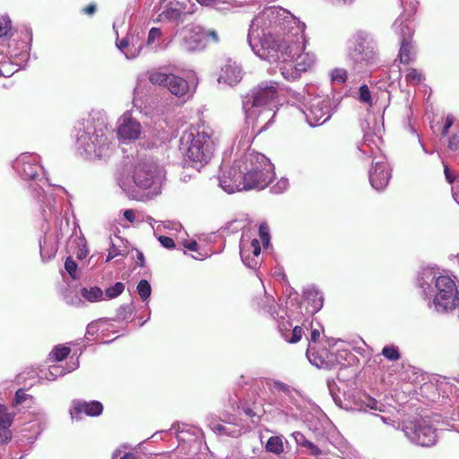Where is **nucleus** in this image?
<instances>
[{
    "label": "nucleus",
    "mask_w": 459,
    "mask_h": 459,
    "mask_svg": "<svg viewBox=\"0 0 459 459\" xmlns=\"http://www.w3.org/2000/svg\"><path fill=\"white\" fill-rule=\"evenodd\" d=\"M305 27L288 10L269 6L253 19L247 41L261 59L268 62L293 59L301 74L315 62L314 56L304 53Z\"/></svg>",
    "instance_id": "f257e3e1"
},
{
    "label": "nucleus",
    "mask_w": 459,
    "mask_h": 459,
    "mask_svg": "<svg viewBox=\"0 0 459 459\" xmlns=\"http://www.w3.org/2000/svg\"><path fill=\"white\" fill-rule=\"evenodd\" d=\"M113 134L108 127L107 117L100 112H92L78 121L74 126V146L76 152L86 160H107L115 152Z\"/></svg>",
    "instance_id": "f03ea898"
},
{
    "label": "nucleus",
    "mask_w": 459,
    "mask_h": 459,
    "mask_svg": "<svg viewBox=\"0 0 459 459\" xmlns=\"http://www.w3.org/2000/svg\"><path fill=\"white\" fill-rule=\"evenodd\" d=\"M421 295L428 307L437 313L450 312L459 307V290L455 281L437 268H423L418 277Z\"/></svg>",
    "instance_id": "7ed1b4c3"
},
{
    "label": "nucleus",
    "mask_w": 459,
    "mask_h": 459,
    "mask_svg": "<svg viewBox=\"0 0 459 459\" xmlns=\"http://www.w3.org/2000/svg\"><path fill=\"white\" fill-rule=\"evenodd\" d=\"M278 83L263 82L243 97L242 107L246 114L247 129L251 127L250 138L265 130L275 116L273 103L277 98Z\"/></svg>",
    "instance_id": "20e7f679"
},
{
    "label": "nucleus",
    "mask_w": 459,
    "mask_h": 459,
    "mask_svg": "<svg viewBox=\"0 0 459 459\" xmlns=\"http://www.w3.org/2000/svg\"><path fill=\"white\" fill-rule=\"evenodd\" d=\"M179 149L186 161L200 169L212 160L217 147L213 130L204 125L191 126L180 136Z\"/></svg>",
    "instance_id": "39448f33"
},
{
    "label": "nucleus",
    "mask_w": 459,
    "mask_h": 459,
    "mask_svg": "<svg viewBox=\"0 0 459 459\" xmlns=\"http://www.w3.org/2000/svg\"><path fill=\"white\" fill-rule=\"evenodd\" d=\"M163 180V168L152 160H144L134 166L132 181L129 178H119L117 183L129 197L135 198L134 186L141 189L152 188V192L157 195Z\"/></svg>",
    "instance_id": "423d86ee"
},
{
    "label": "nucleus",
    "mask_w": 459,
    "mask_h": 459,
    "mask_svg": "<svg viewBox=\"0 0 459 459\" xmlns=\"http://www.w3.org/2000/svg\"><path fill=\"white\" fill-rule=\"evenodd\" d=\"M39 181L42 185H30L32 188V195L39 198L40 203V211L43 219L46 221H57L63 211L64 195L65 190L60 186H51L48 185V189H43V185L48 183V178H40Z\"/></svg>",
    "instance_id": "0eeeda50"
},
{
    "label": "nucleus",
    "mask_w": 459,
    "mask_h": 459,
    "mask_svg": "<svg viewBox=\"0 0 459 459\" xmlns=\"http://www.w3.org/2000/svg\"><path fill=\"white\" fill-rule=\"evenodd\" d=\"M239 163L240 159L236 160L230 167H221V173L219 176V184L225 192L233 194L235 192L252 189L253 186H259V184L262 183L264 185L268 175L263 179H254L252 178L253 170H251L245 176L243 168Z\"/></svg>",
    "instance_id": "6e6552de"
},
{
    "label": "nucleus",
    "mask_w": 459,
    "mask_h": 459,
    "mask_svg": "<svg viewBox=\"0 0 459 459\" xmlns=\"http://www.w3.org/2000/svg\"><path fill=\"white\" fill-rule=\"evenodd\" d=\"M296 99L300 102V110L311 126L323 125L332 116L331 100L325 95H304L296 93Z\"/></svg>",
    "instance_id": "1a4fd4ad"
},
{
    "label": "nucleus",
    "mask_w": 459,
    "mask_h": 459,
    "mask_svg": "<svg viewBox=\"0 0 459 459\" xmlns=\"http://www.w3.org/2000/svg\"><path fill=\"white\" fill-rule=\"evenodd\" d=\"M353 39V46L350 48L349 56L353 61L355 68L361 69L374 64L377 53V44L372 35L360 30L355 34Z\"/></svg>",
    "instance_id": "9d476101"
},
{
    "label": "nucleus",
    "mask_w": 459,
    "mask_h": 459,
    "mask_svg": "<svg viewBox=\"0 0 459 459\" xmlns=\"http://www.w3.org/2000/svg\"><path fill=\"white\" fill-rule=\"evenodd\" d=\"M239 165L242 166L245 176L248 171L253 170L252 178L254 179H263L266 175H268V178H266L264 185L262 183L259 184V186H253L252 189H264L274 178L273 165L270 160L262 153L253 151L245 153L240 158Z\"/></svg>",
    "instance_id": "9b49d317"
},
{
    "label": "nucleus",
    "mask_w": 459,
    "mask_h": 459,
    "mask_svg": "<svg viewBox=\"0 0 459 459\" xmlns=\"http://www.w3.org/2000/svg\"><path fill=\"white\" fill-rule=\"evenodd\" d=\"M403 431L411 443L418 446H430L437 441L435 429L425 419L405 421Z\"/></svg>",
    "instance_id": "f8f14e48"
},
{
    "label": "nucleus",
    "mask_w": 459,
    "mask_h": 459,
    "mask_svg": "<svg viewBox=\"0 0 459 459\" xmlns=\"http://www.w3.org/2000/svg\"><path fill=\"white\" fill-rule=\"evenodd\" d=\"M13 168L23 179H36L40 174L44 175L39 157L35 153H22L13 161Z\"/></svg>",
    "instance_id": "ddd939ff"
},
{
    "label": "nucleus",
    "mask_w": 459,
    "mask_h": 459,
    "mask_svg": "<svg viewBox=\"0 0 459 459\" xmlns=\"http://www.w3.org/2000/svg\"><path fill=\"white\" fill-rule=\"evenodd\" d=\"M261 247L257 238H250L247 235H242L239 243V254L243 264L255 269L260 264Z\"/></svg>",
    "instance_id": "4468645a"
},
{
    "label": "nucleus",
    "mask_w": 459,
    "mask_h": 459,
    "mask_svg": "<svg viewBox=\"0 0 459 459\" xmlns=\"http://www.w3.org/2000/svg\"><path fill=\"white\" fill-rule=\"evenodd\" d=\"M182 48L187 52H195L205 47V30L199 25L190 24L181 30Z\"/></svg>",
    "instance_id": "2eb2a0df"
},
{
    "label": "nucleus",
    "mask_w": 459,
    "mask_h": 459,
    "mask_svg": "<svg viewBox=\"0 0 459 459\" xmlns=\"http://www.w3.org/2000/svg\"><path fill=\"white\" fill-rule=\"evenodd\" d=\"M370 185L377 191L386 187L391 178V169L385 157H378L372 162V168L368 171Z\"/></svg>",
    "instance_id": "dca6fc26"
},
{
    "label": "nucleus",
    "mask_w": 459,
    "mask_h": 459,
    "mask_svg": "<svg viewBox=\"0 0 459 459\" xmlns=\"http://www.w3.org/2000/svg\"><path fill=\"white\" fill-rule=\"evenodd\" d=\"M117 135L124 141H134L142 133L141 124L128 112L122 115L117 121Z\"/></svg>",
    "instance_id": "f3484780"
},
{
    "label": "nucleus",
    "mask_w": 459,
    "mask_h": 459,
    "mask_svg": "<svg viewBox=\"0 0 459 459\" xmlns=\"http://www.w3.org/2000/svg\"><path fill=\"white\" fill-rule=\"evenodd\" d=\"M117 48L126 56L127 59L137 57L143 47V44L138 35H127L122 39H117Z\"/></svg>",
    "instance_id": "a211bd4d"
},
{
    "label": "nucleus",
    "mask_w": 459,
    "mask_h": 459,
    "mask_svg": "<svg viewBox=\"0 0 459 459\" xmlns=\"http://www.w3.org/2000/svg\"><path fill=\"white\" fill-rule=\"evenodd\" d=\"M103 411V406L100 402H74L73 408L70 410L72 419L79 420L82 414L88 416H99Z\"/></svg>",
    "instance_id": "6ab92c4d"
},
{
    "label": "nucleus",
    "mask_w": 459,
    "mask_h": 459,
    "mask_svg": "<svg viewBox=\"0 0 459 459\" xmlns=\"http://www.w3.org/2000/svg\"><path fill=\"white\" fill-rule=\"evenodd\" d=\"M241 78L242 70L239 65L236 62L228 61L221 68L218 82L233 86L239 82Z\"/></svg>",
    "instance_id": "aec40b11"
},
{
    "label": "nucleus",
    "mask_w": 459,
    "mask_h": 459,
    "mask_svg": "<svg viewBox=\"0 0 459 459\" xmlns=\"http://www.w3.org/2000/svg\"><path fill=\"white\" fill-rule=\"evenodd\" d=\"M378 142H380L379 137L370 134H365L363 141L359 145V150L363 155L371 157L373 161L377 160L378 157H385L381 153Z\"/></svg>",
    "instance_id": "412c9836"
},
{
    "label": "nucleus",
    "mask_w": 459,
    "mask_h": 459,
    "mask_svg": "<svg viewBox=\"0 0 459 459\" xmlns=\"http://www.w3.org/2000/svg\"><path fill=\"white\" fill-rule=\"evenodd\" d=\"M14 413L10 412L5 405L0 404V443L7 442L11 439V431Z\"/></svg>",
    "instance_id": "4be33fe9"
},
{
    "label": "nucleus",
    "mask_w": 459,
    "mask_h": 459,
    "mask_svg": "<svg viewBox=\"0 0 459 459\" xmlns=\"http://www.w3.org/2000/svg\"><path fill=\"white\" fill-rule=\"evenodd\" d=\"M166 88L171 94L178 98L186 97L190 91L189 82L174 74H171Z\"/></svg>",
    "instance_id": "5701e85b"
},
{
    "label": "nucleus",
    "mask_w": 459,
    "mask_h": 459,
    "mask_svg": "<svg viewBox=\"0 0 459 459\" xmlns=\"http://www.w3.org/2000/svg\"><path fill=\"white\" fill-rule=\"evenodd\" d=\"M304 297L309 305V307L307 308V313L316 314L323 307V295L316 287L312 286L306 289Z\"/></svg>",
    "instance_id": "b1692460"
},
{
    "label": "nucleus",
    "mask_w": 459,
    "mask_h": 459,
    "mask_svg": "<svg viewBox=\"0 0 459 459\" xmlns=\"http://www.w3.org/2000/svg\"><path fill=\"white\" fill-rule=\"evenodd\" d=\"M306 355L309 362L318 368H328L332 364L328 359V352L326 351H316L310 343L307 349Z\"/></svg>",
    "instance_id": "393cba45"
},
{
    "label": "nucleus",
    "mask_w": 459,
    "mask_h": 459,
    "mask_svg": "<svg viewBox=\"0 0 459 459\" xmlns=\"http://www.w3.org/2000/svg\"><path fill=\"white\" fill-rule=\"evenodd\" d=\"M271 63L276 64L278 65L281 75L288 81H294L300 76V73L298 70L296 65L294 64L293 59L277 60L275 62Z\"/></svg>",
    "instance_id": "a878e982"
},
{
    "label": "nucleus",
    "mask_w": 459,
    "mask_h": 459,
    "mask_svg": "<svg viewBox=\"0 0 459 459\" xmlns=\"http://www.w3.org/2000/svg\"><path fill=\"white\" fill-rule=\"evenodd\" d=\"M394 31L400 36L401 41L403 39L411 40L413 30L408 24V16H399L393 24Z\"/></svg>",
    "instance_id": "bb28decb"
},
{
    "label": "nucleus",
    "mask_w": 459,
    "mask_h": 459,
    "mask_svg": "<svg viewBox=\"0 0 459 459\" xmlns=\"http://www.w3.org/2000/svg\"><path fill=\"white\" fill-rule=\"evenodd\" d=\"M394 31L400 36L401 41L403 39L411 40L413 30L408 24V16H399L393 24Z\"/></svg>",
    "instance_id": "cd10ccee"
},
{
    "label": "nucleus",
    "mask_w": 459,
    "mask_h": 459,
    "mask_svg": "<svg viewBox=\"0 0 459 459\" xmlns=\"http://www.w3.org/2000/svg\"><path fill=\"white\" fill-rule=\"evenodd\" d=\"M159 21L175 22L177 24L185 21L183 11L178 10L172 2H170L166 9L159 15Z\"/></svg>",
    "instance_id": "c85d7f7f"
},
{
    "label": "nucleus",
    "mask_w": 459,
    "mask_h": 459,
    "mask_svg": "<svg viewBox=\"0 0 459 459\" xmlns=\"http://www.w3.org/2000/svg\"><path fill=\"white\" fill-rule=\"evenodd\" d=\"M415 48L411 40L403 39L401 41V48L398 57L403 64H409L415 58Z\"/></svg>",
    "instance_id": "c756f323"
},
{
    "label": "nucleus",
    "mask_w": 459,
    "mask_h": 459,
    "mask_svg": "<svg viewBox=\"0 0 459 459\" xmlns=\"http://www.w3.org/2000/svg\"><path fill=\"white\" fill-rule=\"evenodd\" d=\"M384 405L378 403L376 399L367 395L361 394L359 398V403H357V407L355 410L358 411H367V409L378 411L381 412H385Z\"/></svg>",
    "instance_id": "7c9ffc66"
},
{
    "label": "nucleus",
    "mask_w": 459,
    "mask_h": 459,
    "mask_svg": "<svg viewBox=\"0 0 459 459\" xmlns=\"http://www.w3.org/2000/svg\"><path fill=\"white\" fill-rule=\"evenodd\" d=\"M79 367L78 359H75L73 361H70L67 368H65L62 365H52L49 367V373L52 374V377L47 376L48 381H53L56 379L58 377H62L66 373L72 372L75 370Z\"/></svg>",
    "instance_id": "2f4dec72"
},
{
    "label": "nucleus",
    "mask_w": 459,
    "mask_h": 459,
    "mask_svg": "<svg viewBox=\"0 0 459 459\" xmlns=\"http://www.w3.org/2000/svg\"><path fill=\"white\" fill-rule=\"evenodd\" d=\"M109 322L108 319L101 318L90 323L86 328V336L98 337L100 333L103 334L104 332L108 330Z\"/></svg>",
    "instance_id": "473e14b6"
},
{
    "label": "nucleus",
    "mask_w": 459,
    "mask_h": 459,
    "mask_svg": "<svg viewBox=\"0 0 459 459\" xmlns=\"http://www.w3.org/2000/svg\"><path fill=\"white\" fill-rule=\"evenodd\" d=\"M265 450L269 453L280 455L284 452L283 438L281 436L271 437L266 444Z\"/></svg>",
    "instance_id": "72a5a7b5"
},
{
    "label": "nucleus",
    "mask_w": 459,
    "mask_h": 459,
    "mask_svg": "<svg viewBox=\"0 0 459 459\" xmlns=\"http://www.w3.org/2000/svg\"><path fill=\"white\" fill-rule=\"evenodd\" d=\"M171 74V73H165L160 69L152 70L149 72V81L154 85L167 87Z\"/></svg>",
    "instance_id": "f704fd0d"
},
{
    "label": "nucleus",
    "mask_w": 459,
    "mask_h": 459,
    "mask_svg": "<svg viewBox=\"0 0 459 459\" xmlns=\"http://www.w3.org/2000/svg\"><path fill=\"white\" fill-rule=\"evenodd\" d=\"M82 296L89 302H98L105 300L104 292L99 287L82 288L81 290Z\"/></svg>",
    "instance_id": "c9c22d12"
},
{
    "label": "nucleus",
    "mask_w": 459,
    "mask_h": 459,
    "mask_svg": "<svg viewBox=\"0 0 459 459\" xmlns=\"http://www.w3.org/2000/svg\"><path fill=\"white\" fill-rule=\"evenodd\" d=\"M39 247L40 255L44 261L54 257L57 251L56 243H48L46 237L44 238L43 241L39 242Z\"/></svg>",
    "instance_id": "e433bc0d"
},
{
    "label": "nucleus",
    "mask_w": 459,
    "mask_h": 459,
    "mask_svg": "<svg viewBox=\"0 0 459 459\" xmlns=\"http://www.w3.org/2000/svg\"><path fill=\"white\" fill-rule=\"evenodd\" d=\"M257 305L262 310L270 314L272 316H274L277 313L275 300L272 296L264 295V298L261 299V302H258Z\"/></svg>",
    "instance_id": "4c0bfd02"
},
{
    "label": "nucleus",
    "mask_w": 459,
    "mask_h": 459,
    "mask_svg": "<svg viewBox=\"0 0 459 459\" xmlns=\"http://www.w3.org/2000/svg\"><path fill=\"white\" fill-rule=\"evenodd\" d=\"M161 34V30L159 28H152L148 33L146 45L148 47H152L154 49V51H159L160 49L165 48L166 46L163 48H161L160 45L154 46V43L160 39Z\"/></svg>",
    "instance_id": "58836bf2"
},
{
    "label": "nucleus",
    "mask_w": 459,
    "mask_h": 459,
    "mask_svg": "<svg viewBox=\"0 0 459 459\" xmlns=\"http://www.w3.org/2000/svg\"><path fill=\"white\" fill-rule=\"evenodd\" d=\"M125 290V284L123 282H116L114 285L108 287L106 289L104 292V299H113L117 297H118L120 294L123 293Z\"/></svg>",
    "instance_id": "ea45409f"
},
{
    "label": "nucleus",
    "mask_w": 459,
    "mask_h": 459,
    "mask_svg": "<svg viewBox=\"0 0 459 459\" xmlns=\"http://www.w3.org/2000/svg\"><path fill=\"white\" fill-rule=\"evenodd\" d=\"M382 355L390 361H396L401 358L399 349L395 345H385L382 349Z\"/></svg>",
    "instance_id": "a19ab883"
},
{
    "label": "nucleus",
    "mask_w": 459,
    "mask_h": 459,
    "mask_svg": "<svg viewBox=\"0 0 459 459\" xmlns=\"http://www.w3.org/2000/svg\"><path fill=\"white\" fill-rule=\"evenodd\" d=\"M303 334V330L300 326L296 325L291 332L286 331L282 333L283 338L290 343H296L300 341Z\"/></svg>",
    "instance_id": "79ce46f5"
},
{
    "label": "nucleus",
    "mask_w": 459,
    "mask_h": 459,
    "mask_svg": "<svg viewBox=\"0 0 459 459\" xmlns=\"http://www.w3.org/2000/svg\"><path fill=\"white\" fill-rule=\"evenodd\" d=\"M405 80L408 83L419 84L424 80V76L420 71L415 68H409L405 74Z\"/></svg>",
    "instance_id": "37998d69"
},
{
    "label": "nucleus",
    "mask_w": 459,
    "mask_h": 459,
    "mask_svg": "<svg viewBox=\"0 0 459 459\" xmlns=\"http://www.w3.org/2000/svg\"><path fill=\"white\" fill-rule=\"evenodd\" d=\"M137 292L143 301H145L149 299L152 293V287L148 281L141 280L137 284Z\"/></svg>",
    "instance_id": "c03bdc74"
},
{
    "label": "nucleus",
    "mask_w": 459,
    "mask_h": 459,
    "mask_svg": "<svg viewBox=\"0 0 459 459\" xmlns=\"http://www.w3.org/2000/svg\"><path fill=\"white\" fill-rule=\"evenodd\" d=\"M70 351L71 350L69 347L57 346L50 352L49 356L53 360L61 361L69 355Z\"/></svg>",
    "instance_id": "a18cd8bd"
},
{
    "label": "nucleus",
    "mask_w": 459,
    "mask_h": 459,
    "mask_svg": "<svg viewBox=\"0 0 459 459\" xmlns=\"http://www.w3.org/2000/svg\"><path fill=\"white\" fill-rule=\"evenodd\" d=\"M331 81L334 83H343L347 80V71L343 68H335L330 73Z\"/></svg>",
    "instance_id": "49530a36"
},
{
    "label": "nucleus",
    "mask_w": 459,
    "mask_h": 459,
    "mask_svg": "<svg viewBox=\"0 0 459 459\" xmlns=\"http://www.w3.org/2000/svg\"><path fill=\"white\" fill-rule=\"evenodd\" d=\"M211 428L215 433H218L220 435L238 437L240 434L239 429H234L233 430H230L229 429V428L221 424H215Z\"/></svg>",
    "instance_id": "de8ad7c7"
},
{
    "label": "nucleus",
    "mask_w": 459,
    "mask_h": 459,
    "mask_svg": "<svg viewBox=\"0 0 459 459\" xmlns=\"http://www.w3.org/2000/svg\"><path fill=\"white\" fill-rule=\"evenodd\" d=\"M133 314V307L132 304H124L121 305L117 313V316L119 320H127L131 317Z\"/></svg>",
    "instance_id": "09e8293b"
},
{
    "label": "nucleus",
    "mask_w": 459,
    "mask_h": 459,
    "mask_svg": "<svg viewBox=\"0 0 459 459\" xmlns=\"http://www.w3.org/2000/svg\"><path fill=\"white\" fill-rule=\"evenodd\" d=\"M259 236L263 242V246L267 247L270 243L269 227L265 223H261L259 226Z\"/></svg>",
    "instance_id": "8fccbe9b"
},
{
    "label": "nucleus",
    "mask_w": 459,
    "mask_h": 459,
    "mask_svg": "<svg viewBox=\"0 0 459 459\" xmlns=\"http://www.w3.org/2000/svg\"><path fill=\"white\" fill-rule=\"evenodd\" d=\"M11 30V20L8 16L0 17V37L6 36Z\"/></svg>",
    "instance_id": "3c124183"
},
{
    "label": "nucleus",
    "mask_w": 459,
    "mask_h": 459,
    "mask_svg": "<svg viewBox=\"0 0 459 459\" xmlns=\"http://www.w3.org/2000/svg\"><path fill=\"white\" fill-rule=\"evenodd\" d=\"M359 99L361 102L370 104L371 103V94L368 87L367 85H361L359 90Z\"/></svg>",
    "instance_id": "603ef678"
},
{
    "label": "nucleus",
    "mask_w": 459,
    "mask_h": 459,
    "mask_svg": "<svg viewBox=\"0 0 459 459\" xmlns=\"http://www.w3.org/2000/svg\"><path fill=\"white\" fill-rule=\"evenodd\" d=\"M202 5H214L217 9L220 8V4H227V7L224 9H229L232 4L228 0H196Z\"/></svg>",
    "instance_id": "864d4df0"
},
{
    "label": "nucleus",
    "mask_w": 459,
    "mask_h": 459,
    "mask_svg": "<svg viewBox=\"0 0 459 459\" xmlns=\"http://www.w3.org/2000/svg\"><path fill=\"white\" fill-rule=\"evenodd\" d=\"M65 269L73 279L76 278L77 264L71 257H68L65 260Z\"/></svg>",
    "instance_id": "5fc2aeb1"
},
{
    "label": "nucleus",
    "mask_w": 459,
    "mask_h": 459,
    "mask_svg": "<svg viewBox=\"0 0 459 459\" xmlns=\"http://www.w3.org/2000/svg\"><path fill=\"white\" fill-rule=\"evenodd\" d=\"M282 415L286 418L297 419V413L294 411L293 408L289 405L279 404L277 408Z\"/></svg>",
    "instance_id": "6e6d98bb"
},
{
    "label": "nucleus",
    "mask_w": 459,
    "mask_h": 459,
    "mask_svg": "<svg viewBox=\"0 0 459 459\" xmlns=\"http://www.w3.org/2000/svg\"><path fill=\"white\" fill-rule=\"evenodd\" d=\"M27 400H32V397L26 394L23 389H19L15 394V405L22 404Z\"/></svg>",
    "instance_id": "4d7b16f0"
},
{
    "label": "nucleus",
    "mask_w": 459,
    "mask_h": 459,
    "mask_svg": "<svg viewBox=\"0 0 459 459\" xmlns=\"http://www.w3.org/2000/svg\"><path fill=\"white\" fill-rule=\"evenodd\" d=\"M174 5L180 11H183V16L191 13V11L187 8L189 0H176L172 2Z\"/></svg>",
    "instance_id": "13d9d810"
},
{
    "label": "nucleus",
    "mask_w": 459,
    "mask_h": 459,
    "mask_svg": "<svg viewBox=\"0 0 459 459\" xmlns=\"http://www.w3.org/2000/svg\"><path fill=\"white\" fill-rule=\"evenodd\" d=\"M448 148L455 152L459 151V130L450 137Z\"/></svg>",
    "instance_id": "bf43d9fd"
},
{
    "label": "nucleus",
    "mask_w": 459,
    "mask_h": 459,
    "mask_svg": "<svg viewBox=\"0 0 459 459\" xmlns=\"http://www.w3.org/2000/svg\"><path fill=\"white\" fill-rule=\"evenodd\" d=\"M289 186V181L287 178H281L277 183L276 185H274L273 186V191L275 193V194H280L281 192H283L285 189H287Z\"/></svg>",
    "instance_id": "052dcab7"
},
{
    "label": "nucleus",
    "mask_w": 459,
    "mask_h": 459,
    "mask_svg": "<svg viewBox=\"0 0 459 459\" xmlns=\"http://www.w3.org/2000/svg\"><path fill=\"white\" fill-rule=\"evenodd\" d=\"M158 239H159L160 243L161 244V246L164 247L165 248L172 249L175 247V242L169 237L160 236L158 238Z\"/></svg>",
    "instance_id": "680f3d73"
},
{
    "label": "nucleus",
    "mask_w": 459,
    "mask_h": 459,
    "mask_svg": "<svg viewBox=\"0 0 459 459\" xmlns=\"http://www.w3.org/2000/svg\"><path fill=\"white\" fill-rule=\"evenodd\" d=\"M292 437L297 443L298 446H305L307 443L309 441L306 438V437L299 431H295L292 433Z\"/></svg>",
    "instance_id": "e2e57ef3"
},
{
    "label": "nucleus",
    "mask_w": 459,
    "mask_h": 459,
    "mask_svg": "<svg viewBox=\"0 0 459 459\" xmlns=\"http://www.w3.org/2000/svg\"><path fill=\"white\" fill-rule=\"evenodd\" d=\"M304 447L307 448V452L311 455H316H316H322L321 449L317 446H316L315 444H313L310 441H308Z\"/></svg>",
    "instance_id": "0e129e2a"
},
{
    "label": "nucleus",
    "mask_w": 459,
    "mask_h": 459,
    "mask_svg": "<svg viewBox=\"0 0 459 459\" xmlns=\"http://www.w3.org/2000/svg\"><path fill=\"white\" fill-rule=\"evenodd\" d=\"M409 127H410V131L411 132V134L414 135V138L415 140L417 141L418 144L420 145V147L421 148L422 152H425V153H429V154H431L432 152H429L423 143L421 142L420 138V135L418 134V133L416 132L415 128L411 125L409 124Z\"/></svg>",
    "instance_id": "69168bd1"
},
{
    "label": "nucleus",
    "mask_w": 459,
    "mask_h": 459,
    "mask_svg": "<svg viewBox=\"0 0 459 459\" xmlns=\"http://www.w3.org/2000/svg\"><path fill=\"white\" fill-rule=\"evenodd\" d=\"M161 224L163 225L164 229H168L170 230H179L181 229V224L177 221H162Z\"/></svg>",
    "instance_id": "338daca9"
},
{
    "label": "nucleus",
    "mask_w": 459,
    "mask_h": 459,
    "mask_svg": "<svg viewBox=\"0 0 459 459\" xmlns=\"http://www.w3.org/2000/svg\"><path fill=\"white\" fill-rule=\"evenodd\" d=\"M454 117L451 116V115H448L446 117V121H445V124H444V126H443V130H442V135L445 136L448 134V129L453 126L454 124Z\"/></svg>",
    "instance_id": "774afa93"
}]
</instances>
